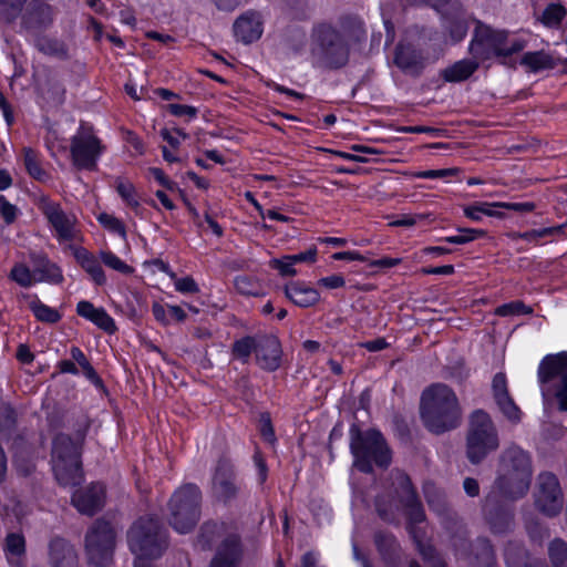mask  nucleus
I'll use <instances>...</instances> for the list:
<instances>
[{
  "label": "nucleus",
  "mask_w": 567,
  "mask_h": 567,
  "mask_svg": "<svg viewBox=\"0 0 567 567\" xmlns=\"http://www.w3.org/2000/svg\"><path fill=\"white\" fill-rule=\"evenodd\" d=\"M532 477L530 454L517 445H512L501 454L494 493L509 499L522 498L529 491Z\"/></svg>",
  "instance_id": "nucleus-1"
},
{
  "label": "nucleus",
  "mask_w": 567,
  "mask_h": 567,
  "mask_svg": "<svg viewBox=\"0 0 567 567\" xmlns=\"http://www.w3.org/2000/svg\"><path fill=\"white\" fill-rule=\"evenodd\" d=\"M420 413L425 427L436 434L455 429L461 420L456 394L442 383L433 384L423 391Z\"/></svg>",
  "instance_id": "nucleus-2"
},
{
  "label": "nucleus",
  "mask_w": 567,
  "mask_h": 567,
  "mask_svg": "<svg viewBox=\"0 0 567 567\" xmlns=\"http://www.w3.org/2000/svg\"><path fill=\"white\" fill-rule=\"evenodd\" d=\"M527 42L528 39L524 34L494 30L486 24L477 22L470 44V52L482 62L494 58L505 60L524 50Z\"/></svg>",
  "instance_id": "nucleus-3"
},
{
  "label": "nucleus",
  "mask_w": 567,
  "mask_h": 567,
  "mask_svg": "<svg viewBox=\"0 0 567 567\" xmlns=\"http://www.w3.org/2000/svg\"><path fill=\"white\" fill-rule=\"evenodd\" d=\"M127 543L135 556L134 567H151L146 560L159 557L167 546L166 534L153 517L136 520L127 533Z\"/></svg>",
  "instance_id": "nucleus-4"
},
{
  "label": "nucleus",
  "mask_w": 567,
  "mask_h": 567,
  "mask_svg": "<svg viewBox=\"0 0 567 567\" xmlns=\"http://www.w3.org/2000/svg\"><path fill=\"white\" fill-rule=\"evenodd\" d=\"M537 380L544 402L556 400L559 409L567 412V352L545 355Z\"/></svg>",
  "instance_id": "nucleus-5"
},
{
  "label": "nucleus",
  "mask_w": 567,
  "mask_h": 567,
  "mask_svg": "<svg viewBox=\"0 0 567 567\" xmlns=\"http://www.w3.org/2000/svg\"><path fill=\"white\" fill-rule=\"evenodd\" d=\"M350 449L354 457L353 466L364 473L372 471L373 463L385 467L391 462V454L383 436L374 430L352 434Z\"/></svg>",
  "instance_id": "nucleus-6"
},
{
  "label": "nucleus",
  "mask_w": 567,
  "mask_h": 567,
  "mask_svg": "<svg viewBox=\"0 0 567 567\" xmlns=\"http://www.w3.org/2000/svg\"><path fill=\"white\" fill-rule=\"evenodd\" d=\"M200 499V491L194 484L184 485L174 493L169 501V523L176 532L186 534L196 526Z\"/></svg>",
  "instance_id": "nucleus-7"
},
{
  "label": "nucleus",
  "mask_w": 567,
  "mask_h": 567,
  "mask_svg": "<svg viewBox=\"0 0 567 567\" xmlns=\"http://www.w3.org/2000/svg\"><path fill=\"white\" fill-rule=\"evenodd\" d=\"M79 446L69 436L61 434L53 441L52 470L63 486H74L82 480Z\"/></svg>",
  "instance_id": "nucleus-8"
},
{
  "label": "nucleus",
  "mask_w": 567,
  "mask_h": 567,
  "mask_svg": "<svg viewBox=\"0 0 567 567\" xmlns=\"http://www.w3.org/2000/svg\"><path fill=\"white\" fill-rule=\"evenodd\" d=\"M499 445L496 429L487 413L482 410L471 415L467 434V456L472 463L481 462Z\"/></svg>",
  "instance_id": "nucleus-9"
},
{
  "label": "nucleus",
  "mask_w": 567,
  "mask_h": 567,
  "mask_svg": "<svg viewBox=\"0 0 567 567\" xmlns=\"http://www.w3.org/2000/svg\"><path fill=\"white\" fill-rule=\"evenodd\" d=\"M200 537L205 545L215 539H221L210 567H236L241 555L239 537L235 533H227L224 524L208 523L202 527Z\"/></svg>",
  "instance_id": "nucleus-10"
},
{
  "label": "nucleus",
  "mask_w": 567,
  "mask_h": 567,
  "mask_svg": "<svg viewBox=\"0 0 567 567\" xmlns=\"http://www.w3.org/2000/svg\"><path fill=\"white\" fill-rule=\"evenodd\" d=\"M115 535L111 525L96 520L85 536V551L90 564L103 567L112 561Z\"/></svg>",
  "instance_id": "nucleus-11"
},
{
  "label": "nucleus",
  "mask_w": 567,
  "mask_h": 567,
  "mask_svg": "<svg viewBox=\"0 0 567 567\" xmlns=\"http://www.w3.org/2000/svg\"><path fill=\"white\" fill-rule=\"evenodd\" d=\"M38 207L47 218L53 236L60 243L79 239L78 219L72 213L65 212L60 203L47 196L40 197Z\"/></svg>",
  "instance_id": "nucleus-12"
},
{
  "label": "nucleus",
  "mask_w": 567,
  "mask_h": 567,
  "mask_svg": "<svg viewBox=\"0 0 567 567\" xmlns=\"http://www.w3.org/2000/svg\"><path fill=\"white\" fill-rule=\"evenodd\" d=\"M104 152L101 140L91 127L81 126L71 138V156L79 169L94 171Z\"/></svg>",
  "instance_id": "nucleus-13"
},
{
  "label": "nucleus",
  "mask_w": 567,
  "mask_h": 567,
  "mask_svg": "<svg viewBox=\"0 0 567 567\" xmlns=\"http://www.w3.org/2000/svg\"><path fill=\"white\" fill-rule=\"evenodd\" d=\"M311 51L334 65L343 64L347 60V49L342 39L327 24H320L313 29Z\"/></svg>",
  "instance_id": "nucleus-14"
},
{
  "label": "nucleus",
  "mask_w": 567,
  "mask_h": 567,
  "mask_svg": "<svg viewBox=\"0 0 567 567\" xmlns=\"http://www.w3.org/2000/svg\"><path fill=\"white\" fill-rule=\"evenodd\" d=\"M534 498L537 509L548 517H554L561 512L564 494L555 474L550 472L538 474Z\"/></svg>",
  "instance_id": "nucleus-15"
},
{
  "label": "nucleus",
  "mask_w": 567,
  "mask_h": 567,
  "mask_svg": "<svg viewBox=\"0 0 567 567\" xmlns=\"http://www.w3.org/2000/svg\"><path fill=\"white\" fill-rule=\"evenodd\" d=\"M105 499V489L101 484H92L78 489L72 495V503L76 509L85 515H93L102 508Z\"/></svg>",
  "instance_id": "nucleus-16"
},
{
  "label": "nucleus",
  "mask_w": 567,
  "mask_h": 567,
  "mask_svg": "<svg viewBox=\"0 0 567 567\" xmlns=\"http://www.w3.org/2000/svg\"><path fill=\"white\" fill-rule=\"evenodd\" d=\"M281 346L274 336L259 337V347L256 352L258 365L268 371H275L279 368L281 361Z\"/></svg>",
  "instance_id": "nucleus-17"
},
{
  "label": "nucleus",
  "mask_w": 567,
  "mask_h": 567,
  "mask_svg": "<svg viewBox=\"0 0 567 567\" xmlns=\"http://www.w3.org/2000/svg\"><path fill=\"white\" fill-rule=\"evenodd\" d=\"M396 483L400 487V498L404 506L405 513L411 523H421L424 519V512L421 504L417 502L415 493L411 486L410 478L398 472L395 475Z\"/></svg>",
  "instance_id": "nucleus-18"
},
{
  "label": "nucleus",
  "mask_w": 567,
  "mask_h": 567,
  "mask_svg": "<svg viewBox=\"0 0 567 567\" xmlns=\"http://www.w3.org/2000/svg\"><path fill=\"white\" fill-rule=\"evenodd\" d=\"M48 563L50 567H78V556L72 545L56 537L49 543Z\"/></svg>",
  "instance_id": "nucleus-19"
},
{
  "label": "nucleus",
  "mask_w": 567,
  "mask_h": 567,
  "mask_svg": "<svg viewBox=\"0 0 567 567\" xmlns=\"http://www.w3.org/2000/svg\"><path fill=\"white\" fill-rule=\"evenodd\" d=\"M285 295L291 302L302 308L312 307L320 300L319 291L301 281L286 285Z\"/></svg>",
  "instance_id": "nucleus-20"
},
{
  "label": "nucleus",
  "mask_w": 567,
  "mask_h": 567,
  "mask_svg": "<svg viewBox=\"0 0 567 567\" xmlns=\"http://www.w3.org/2000/svg\"><path fill=\"white\" fill-rule=\"evenodd\" d=\"M234 30L238 40L251 43L262 34L260 17L256 13L244 14L235 22Z\"/></svg>",
  "instance_id": "nucleus-21"
},
{
  "label": "nucleus",
  "mask_w": 567,
  "mask_h": 567,
  "mask_svg": "<svg viewBox=\"0 0 567 567\" xmlns=\"http://www.w3.org/2000/svg\"><path fill=\"white\" fill-rule=\"evenodd\" d=\"M236 492L230 468L227 465L218 466L213 478L215 498L226 503L236 495Z\"/></svg>",
  "instance_id": "nucleus-22"
},
{
  "label": "nucleus",
  "mask_w": 567,
  "mask_h": 567,
  "mask_svg": "<svg viewBox=\"0 0 567 567\" xmlns=\"http://www.w3.org/2000/svg\"><path fill=\"white\" fill-rule=\"evenodd\" d=\"M71 248L75 260L90 275L91 279L99 286L105 285L106 276L97 258L85 248L74 246Z\"/></svg>",
  "instance_id": "nucleus-23"
},
{
  "label": "nucleus",
  "mask_w": 567,
  "mask_h": 567,
  "mask_svg": "<svg viewBox=\"0 0 567 567\" xmlns=\"http://www.w3.org/2000/svg\"><path fill=\"white\" fill-rule=\"evenodd\" d=\"M33 267L38 282L58 285L63 281L61 268L44 256L35 257L33 259Z\"/></svg>",
  "instance_id": "nucleus-24"
},
{
  "label": "nucleus",
  "mask_w": 567,
  "mask_h": 567,
  "mask_svg": "<svg viewBox=\"0 0 567 567\" xmlns=\"http://www.w3.org/2000/svg\"><path fill=\"white\" fill-rule=\"evenodd\" d=\"M480 61L481 60H477L474 56L473 59L457 61L453 65L446 68L442 75L449 82L464 81L475 72Z\"/></svg>",
  "instance_id": "nucleus-25"
},
{
  "label": "nucleus",
  "mask_w": 567,
  "mask_h": 567,
  "mask_svg": "<svg viewBox=\"0 0 567 567\" xmlns=\"http://www.w3.org/2000/svg\"><path fill=\"white\" fill-rule=\"evenodd\" d=\"M394 62L400 69L406 72H417L422 68L420 53L409 45H398Z\"/></svg>",
  "instance_id": "nucleus-26"
},
{
  "label": "nucleus",
  "mask_w": 567,
  "mask_h": 567,
  "mask_svg": "<svg viewBox=\"0 0 567 567\" xmlns=\"http://www.w3.org/2000/svg\"><path fill=\"white\" fill-rule=\"evenodd\" d=\"M522 64L533 72L550 70L556 65L555 56L547 51L527 52L522 58Z\"/></svg>",
  "instance_id": "nucleus-27"
},
{
  "label": "nucleus",
  "mask_w": 567,
  "mask_h": 567,
  "mask_svg": "<svg viewBox=\"0 0 567 567\" xmlns=\"http://www.w3.org/2000/svg\"><path fill=\"white\" fill-rule=\"evenodd\" d=\"M505 563L507 567H538L537 563H532L523 549L522 544L511 540L504 550Z\"/></svg>",
  "instance_id": "nucleus-28"
},
{
  "label": "nucleus",
  "mask_w": 567,
  "mask_h": 567,
  "mask_svg": "<svg viewBox=\"0 0 567 567\" xmlns=\"http://www.w3.org/2000/svg\"><path fill=\"white\" fill-rule=\"evenodd\" d=\"M496 208L498 207L495 203H475L473 205L465 206L463 212L467 218L474 221H480L484 215L503 218L504 214Z\"/></svg>",
  "instance_id": "nucleus-29"
},
{
  "label": "nucleus",
  "mask_w": 567,
  "mask_h": 567,
  "mask_svg": "<svg viewBox=\"0 0 567 567\" xmlns=\"http://www.w3.org/2000/svg\"><path fill=\"white\" fill-rule=\"evenodd\" d=\"M551 567H567V543L561 538L553 539L548 545Z\"/></svg>",
  "instance_id": "nucleus-30"
},
{
  "label": "nucleus",
  "mask_w": 567,
  "mask_h": 567,
  "mask_svg": "<svg viewBox=\"0 0 567 567\" xmlns=\"http://www.w3.org/2000/svg\"><path fill=\"white\" fill-rule=\"evenodd\" d=\"M258 347L259 337H246L234 343L233 353L237 359L247 362L251 352H257Z\"/></svg>",
  "instance_id": "nucleus-31"
},
{
  "label": "nucleus",
  "mask_w": 567,
  "mask_h": 567,
  "mask_svg": "<svg viewBox=\"0 0 567 567\" xmlns=\"http://www.w3.org/2000/svg\"><path fill=\"white\" fill-rule=\"evenodd\" d=\"M29 307L37 319L41 321L54 323L61 318L60 313L55 309L42 303L38 298H33L29 302Z\"/></svg>",
  "instance_id": "nucleus-32"
},
{
  "label": "nucleus",
  "mask_w": 567,
  "mask_h": 567,
  "mask_svg": "<svg viewBox=\"0 0 567 567\" xmlns=\"http://www.w3.org/2000/svg\"><path fill=\"white\" fill-rule=\"evenodd\" d=\"M566 17V9L560 4H549L542 13L540 22L547 28H558Z\"/></svg>",
  "instance_id": "nucleus-33"
},
{
  "label": "nucleus",
  "mask_w": 567,
  "mask_h": 567,
  "mask_svg": "<svg viewBox=\"0 0 567 567\" xmlns=\"http://www.w3.org/2000/svg\"><path fill=\"white\" fill-rule=\"evenodd\" d=\"M234 285L236 290L245 296H260L262 293L259 281L246 275L237 276Z\"/></svg>",
  "instance_id": "nucleus-34"
},
{
  "label": "nucleus",
  "mask_w": 567,
  "mask_h": 567,
  "mask_svg": "<svg viewBox=\"0 0 567 567\" xmlns=\"http://www.w3.org/2000/svg\"><path fill=\"white\" fill-rule=\"evenodd\" d=\"M116 190L121 198L126 203L127 206L137 210L140 208V200L136 194V189L131 182L124 179L116 181Z\"/></svg>",
  "instance_id": "nucleus-35"
},
{
  "label": "nucleus",
  "mask_w": 567,
  "mask_h": 567,
  "mask_svg": "<svg viewBox=\"0 0 567 567\" xmlns=\"http://www.w3.org/2000/svg\"><path fill=\"white\" fill-rule=\"evenodd\" d=\"M25 0H0V23L14 20L21 12Z\"/></svg>",
  "instance_id": "nucleus-36"
},
{
  "label": "nucleus",
  "mask_w": 567,
  "mask_h": 567,
  "mask_svg": "<svg viewBox=\"0 0 567 567\" xmlns=\"http://www.w3.org/2000/svg\"><path fill=\"white\" fill-rule=\"evenodd\" d=\"M475 559V567H495L494 553L487 540L481 539L477 542Z\"/></svg>",
  "instance_id": "nucleus-37"
},
{
  "label": "nucleus",
  "mask_w": 567,
  "mask_h": 567,
  "mask_svg": "<svg viewBox=\"0 0 567 567\" xmlns=\"http://www.w3.org/2000/svg\"><path fill=\"white\" fill-rule=\"evenodd\" d=\"M25 551V543L22 535L9 534L6 540V555L8 561L12 564L13 558L21 557Z\"/></svg>",
  "instance_id": "nucleus-38"
},
{
  "label": "nucleus",
  "mask_w": 567,
  "mask_h": 567,
  "mask_svg": "<svg viewBox=\"0 0 567 567\" xmlns=\"http://www.w3.org/2000/svg\"><path fill=\"white\" fill-rule=\"evenodd\" d=\"M163 270L168 275V277L174 281L175 290L181 293H197L199 291V287L196 281L189 277H177L176 274L169 270L167 267L163 268Z\"/></svg>",
  "instance_id": "nucleus-39"
},
{
  "label": "nucleus",
  "mask_w": 567,
  "mask_h": 567,
  "mask_svg": "<svg viewBox=\"0 0 567 567\" xmlns=\"http://www.w3.org/2000/svg\"><path fill=\"white\" fill-rule=\"evenodd\" d=\"M99 257L106 267L113 270H116L124 275H130L133 272V268L111 250H101Z\"/></svg>",
  "instance_id": "nucleus-40"
},
{
  "label": "nucleus",
  "mask_w": 567,
  "mask_h": 567,
  "mask_svg": "<svg viewBox=\"0 0 567 567\" xmlns=\"http://www.w3.org/2000/svg\"><path fill=\"white\" fill-rule=\"evenodd\" d=\"M485 235L484 230L474 229V228H460L457 235L446 236L442 238V241L454 244V245H464L471 243L480 237Z\"/></svg>",
  "instance_id": "nucleus-41"
},
{
  "label": "nucleus",
  "mask_w": 567,
  "mask_h": 567,
  "mask_svg": "<svg viewBox=\"0 0 567 567\" xmlns=\"http://www.w3.org/2000/svg\"><path fill=\"white\" fill-rule=\"evenodd\" d=\"M12 280H14L18 285L22 287H30L37 281V275L34 274V268L30 270L25 265L18 264L16 265L10 274Z\"/></svg>",
  "instance_id": "nucleus-42"
},
{
  "label": "nucleus",
  "mask_w": 567,
  "mask_h": 567,
  "mask_svg": "<svg viewBox=\"0 0 567 567\" xmlns=\"http://www.w3.org/2000/svg\"><path fill=\"white\" fill-rule=\"evenodd\" d=\"M24 166L28 173L35 179L42 181L45 177V172L42 169L38 155L31 148L24 150Z\"/></svg>",
  "instance_id": "nucleus-43"
},
{
  "label": "nucleus",
  "mask_w": 567,
  "mask_h": 567,
  "mask_svg": "<svg viewBox=\"0 0 567 567\" xmlns=\"http://www.w3.org/2000/svg\"><path fill=\"white\" fill-rule=\"evenodd\" d=\"M99 223L107 230L117 234L123 239H126V230L124 224L113 215L102 213L97 216Z\"/></svg>",
  "instance_id": "nucleus-44"
},
{
  "label": "nucleus",
  "mask_w": 567,
  "mask_h": 567,
  "mask_svg": "<svg viewBox=\"0 0 567 567\" xmlns=\"http://www.w3.org/2000/svg\"><path fill=\"white\" fill-rule=\"evenodd\" d=\"M91 322L109 333H113L116 330L114 319L105 311L104 308H99Z\"/></svg>",
  "instance_id": "nucleus-45"
},
{
  "label": "nucleus",
  "mask_w": 567,
  "mask_h": 567,
  "mask_svg": "<svg viewBox=\"0 0 567 567\" xmlns=\"http://www.w3.org/2000/svg\"><path fill=\"white\" fill-rule=\"evenodd\" d=\"M497 405L499 406L503 414L513 422H518L520 420V410L518 406L514 403L512 398L508 395L504 399H501L496 401Z\"/></svg>",
  "instance_id": "nucleus-46"
},
{
  "label": "nucleus",
  "mask_w": 567,
  "mask_h": 567,
  "mask_svg": "<svg viewBox=\"0 0 567 567\" xmlns=\"http://www.w3.org/2000/svg\"><path fill=\"white\" fill-rule=\"evenodd\" d=\"M270 266L279 271L281 276H296L297 270L295 268L293 259L290 255L281 258H276L270 261Z\"/></svg>",
  "instance_id": "nucleus-47"
},
{
  "label": "nucleus",
  "mask_w": 567,
  "mask_h": 567,
  "mask_svg": "<svg viewBox=\"0 0 567 567\" xmlns=\"http://www.w3.org/2000/svg\"><path fill=\"white\" fill-rule=\"evenodd\" d=\"M489 525L494 533H503L512 527L513 518L507 513H496L495 516L489 517Z\"/></svg>",
  "instance_id": "nucleus-48"
},
{
  "label": "nucleus",
  "mask_w": 567,
  "mask_h": 567,
  "mask_svg": "<svg viewBox=\"0 0 567 567\" xmlns=\"http://www.w3.org/2000/svg\"><path fill=\"white\" fill-rule=\"evenodd\" d=\"M458 173L457 168H443V169H429V171H421L415 174L419 178H426V179H434V178H442L447 179L452 176H455Z\"/></svg>",
  "instance_id": "nucleus-49"
},
{
  "label": "nucleus",
  "mask_w": 567,
  "mask_h": 567,
  "mask_svg": "<svg viewBox=\"0 0 567 567\" xmlns=\"http://www.w3.org/2000/svg\"><path fill=\"white\" fill-rule=\"evenodd\" d=\"M529 538L535 543H542L549 536L548 529L537 522H530L526 525Z\"/></svg>",
  "instance_id": "nucleus-50"
},
{
  "label": "nucleus",
  "mask_w": 567,
  "mask_h": 567,
  "mask_svg": "<svg viewBox=\"0 0 567 567\" xmlns=\"http://www.w3.org/2000/svg\"><path fill=\"white\" fill-rule=\"evenodd\" d=\"M18 213V208L0 195V215L8 225L17 219Z\"/></svg>",
  "instance_id": "nucleus-51"
},
{
  "label": "nucleus",
  "mask_w": 567,
  "mask_h": 567,
  "mask_svg": "<svg viewBox=\"0 0 567 567\" xmlns=\"http://www.w3.org/2000/svg\"><path fill=\"white\" fill-rule=\"evenodd\" d=\"M492 388L495 401H498L509 395L507 391V380L504 373L495 374Z\"/></svg>",
  "instance_id": "nucleus-52"
},
{
  "label": "nucleus",
  "mask_w": 567,
  "mask_h": 567,
  "mask_svg": "<svg viewBox=\"0 0 567 567\" xmlns=\"http://www.w3.org/2000/svg\"><path fill=\"white\" fill-rule=\"evenodd\" d=\"M147 173L163 187L169 190H174L176 188V183L169 179L163 169L158 167L148 168Z\"/></svg>",
  "instance_id": "nucleus-53"
},
{
  "label": "nucleus",
  "mask_w": 567,
  "mask_h": 567,
  "mask_svg": "<svg viewBox=\"0 0 567 567\" xmlns=\"http://www.w3.org/2000/svg\"><path fill=\"white\" fill-rule=\"evenodd\" d=\"M168 110L173 115L178 117H186L188 120H192L197 115V110L190 105L169 104Z\"/></svg>",
  "instance_id": "nucleus-54"
},
{
  "label": "nucleus",
  "mask_w": 567,
  "mask_h": 567,
  "mask_svg": "<svg viewBox=\"0 0 567 567\" xmlns=\"http://www.w3.org/2000/svg\"><path fill=\"white\" fill-rule=\"evenodd\" d=\"M467 33V25L464 20H456L450 28V38L452 43L462 41Z\"/></svg>",
  "instance_id": "nucleus-55"
},
{
  "label": "nucleus",
  "mask_w": 567,
  "mask_h": 567,
  "mask_svg": "<svg viewBox=\"0 0 567 567\" xmlns=\"http://www.w3.org/2000/svg\"><path fill=\"white\" fill-rule=\"evenodd\" d=\"M317 285L326 289H339L344 287L346 280L341 275H331L320 278Z\"/></svg>",
  "instance_id": "nucleus-56"
},
{
  "label": "nucleus",
  "mask_w": 567,
  "mask_h": 567,
  "mask_svg": "<svg viewBox=\"0 0 567 567\" xmlns=\"http://www.w3.org/2000/svg\"><path fill=\"white\" fill-rule=\"evenodd\" d=\"M97 310L99 308L94 307L92 302L86 300H82L76 305V313L89 321L92 320Z\"/></svg>",
  "instance_id": "nucleus-57"
},
{
  "label": "nucleus",
  "mask_w": 567,
  "mask_h": 567,
  "mask_svg": "<svg viewBox=\"0 0 567 567\" xmlns=\"http://www.w3.org/2000/svg\"><path fill=\"white\" fill-rule=\"evenodd\" d=\"M495 205L498 208L515 210V212H519V213L532 212L535 208V205L533 203H529V202H526V203L496 202Z\"/></svg>",
  "instance_id": "nucleus-58"
},
{
  "label": "nucleus",
  "mask_w": 567,
  "mask_h": 567,
  "mask_svg": "<svg viewBox=\"0 0 567 567\" xmlns=\"http://www.w3.org/2000/svg\"><path fill=\"white\" fill-rule=\"evenodd\" d=\"M523 312H529V309L527 310L526 307L520 302H512L507 305H503L497 308L496 313L499 316H508L514 313H523Z\"/></svg>",
  "instance_id": "nucleus-59"
},
{
  "label": "nucleus",
  "mask_w": 567,
  "mask_h": 567,
  "mask_svg": "<svg viewBox=\"0 0 567 567\" xmlns=\"http://www.w3.org/2000/svg\"><path fill=\"white\" fill-rule=\"evenodd\" d=\"M317 252H318L317 248L312 247V248H309L306 251H302V252H299V254H296V255H290V256L293 259L295 265H297L299 262L313 264L317 260Z\"/></svg>",
  "instance_id": "nucleus-60"
},
{
  "label": "nucleus",
  "mask_w": 567,
  "mask_h": 567,
  "mask_svg": "<svg viewBox=\"0 0 567 567\" xmlns=\"http://www.w3.org/2000/svg\"><path fill=\"white\" fill-rule=\"evenodd\" d=\"M152 312L156 321H158L163 326H168L171 323V319L166 313V308L159 302H154L152 305Z\"/></svg>",
  "instance_id": "nucleus-61"
},
{
  "label": "nucleus",
  "mask_w": 567,
  "mask_h": 567,
  "mask_svg": "<svg viewBox=\"0 0 567 567\" xmlns=\"http://www.w3.org/2000/svg\"><path fill=\"white\" fill-rule=\"evenodd\" d=\"M334 260H347V261H367V258L361 255L359 251H339L332 255Z\"/></svg>",
  "instance_id": "nucleus-62"
},
{
  "label": "nucleus",
  "mask_w": 567,
  "mask_h": 567,
  "mask_svg": "<svg viewBox=\"0 0 567 567\" xmlns=\"http://www.w3.org/2000/svg\"><path fill=\"white\" fill-rule=\"evenodd\" d=\"M163 140H165L172 147H178L181 144V138H185L186 135L181 131H176L175 134L169 132L168 130H163L161 132Z\"/></svg>",
  "instance_id": "nucleus-63"
},
{
  "label": "nucleus",
  "mask_w": 567,
  "mask_h": 567,
  "mask_svg": "<svg viewBox=\"0 0 567 567\" xmlns=\"http://www.w3.org/2000/svg\"><path fill=\"white\" fill-rule=\"evenodd\" d=\"M17 358L22 363H30L33 361L34 357L28 346L20 344L17 350Z\"/></svg>",
  "instance_id": "nucleus-64"
}]
</instances>
